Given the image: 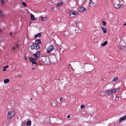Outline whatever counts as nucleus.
Instances as JSON below:
<instances>
[{
  "instance_id": "36",
  "label": "nucleus",
  "mask_w": 126,
  "mask_h": 126,
  "mask_svg": "<svg viewBox=\"0 0 126 126\" xmlns=\"http://www.w3.org/2000/svg\"><path fill=\"white\" fill-rule=\"evenodd\" d=\"M62 97H61V98H60V101L62 100Z\"/></svg>"
},
{
  "instance_id": "43",
  "label": "nucleus",
  "mask_w": 126,
  "mask_h": 126,
  "mask_svg": "<svg viewBox=\"0 0 126 126\" xmlns=\"http://www.w3.org/2000/svg\"><path fill=\"white\" fill-rule=\"evenodd\" d=\"M19 77H21V76L20 75H19Z\"/></svg>"
},
{
  "instance_id": "6",
  "label": "nucleus",
  "mask_w": 126,
  "mask_h": 126,
  "mask_svg": "<svg viewBox=\"0 0 126 126\" xmlns=\"http://www.w3.org/2000/svg\"><path fill=\"white\" fill-rule=\"evenodd\" d=\"M54 47L53 45H51L49 46L47 49V53H49L54 49Z\"/></svg>"
},
{
  "instance_id": "32",
  "label": "nucleus",
  "mask_w": 126,
  "mask_h": 126,
  "mask_svg": "<svg viewBox=\"0 0 126 126\" xmlns=\"http://www.w3.org/2000/svg\"><path fill=\"white\" fill-rule=\"evenodd\" d=\"M123 4H122V5H121V6H120L122 7H123Z\"/></svg>"
},
{
  "instance_id": "8",
  "label": "nucleus",
  "mask_w": 126,
  "mask_h": 126,
  "mask_svg": "<svg viewBox=\"0 0 126 126\" xmlns=\"http://www.w3.org/2000/svg\"><path fill=\"white\" fill-rule=\"evenodd\" d=\"M78 13L75 10H72L70 12V16H71V15H76Z\"/></svg>"
},
{
  "instance_id": "34",
  "label": "nucleus",
  "mask_w": 126,
  "mask_h": 126,
  "mask_svg": "<svg viewBox=\"0 0 126 126\" xmlns=\"http://www.w3.org/2000/svg\"><path fill=\"white\" fill-rule=\"evenodd\" d=\"M16 47H13V50H14L15 49H16Z\"/></svg>"
},
{
  "instance_id": "38",
  "label": "nucleus",
  "mask_w": 126,
  "mask_h": 126,
  "mask_svg": "<svg viewBox=\"0 0 126 126\" xmlns=\"http://www.w3.org/2000/svg\"><path fill=\"white\" fill-rule=\"evenodd\" d=\"M12 33L11 32H10V35H12Z\"/></svg>"
},
{
  "instance_id": "33",
  "label": "nucleus",
  "mask_w": 126,
  "mask_h": 126,
  "mask_svg": "<svg viewBox=\"0 0 126 126\" xmlns=\"http://www.w3.org/2000/svg\"><path fill=\"white\" fill-rule=\"evenodd\" d=\"M70 117V115H68L67 117V118H69Z\"/></svg>"
},
{
  "instance_id": "37",
  "label": "nucleus",
  "mask_w": 126,
  "mask_h": 126,
  "mask_svg": "<svg viewBox=\"0 0 126 126\" xmlns=\"http://www.w3.org/2000/svg\"><path fill=\"white\" fill-rule=\"evenodd\" d=\"M77 22H75V25H77Z\"/></svg>"
},
{
  "instance_id": "21",
  "label": "nucleus",
  "mask_w": 126,
  "mask_h": 126,
  "mask_svg": "<svg viewBox=\"0 0 126 126\" xmlns=\"http://www.w3.org/2000/svg\"><path fill=\"white\" fill-rule=\"evenodd\" d=\"M63 2H60L59 3H58L57 5V7L60 6L62 5H63Z\"/></svg>"
},
{
  "instance_id": "44",
  "label": "nucleus",
  "mask_w": 126,
  "mask_h": 126,
  "mask_svg": "<svg viewBox=\"0 0 126 126\" xmlns=\"http://www.w3.org/2000/svg\"><path fill=\"white\" fill-rule=\"evenodd\" d=\"M115 90H116L117 91V90L118 89H115Z\"/></svg>"
},
{
  "instance_id": "48",
  "label": "nucleus",
  "mask_w": 126,
  "mask_h": 126,
  "mask_svg": "<svg viewBox=\"0 0 126 126\" xmlns=\"http://www.w3.org/2000/svg\"><path fill=\"white\" fill-rule=\"evenodd\" d=\"M84 67H85V66H84Z\"/></svg>"
},
{
  "instance_id": "17",
  "label": "nucleus",
  "mask_w": 126,
  "mask_h": 126,
  "mask_svg": "<svg viewBox=\"0 0 126 126\" xmlns=\"http://www.w3.org/2000/svg\"><path fill=\"white\" fill-rule=\"evenodd\" d=\"M41 36V34L40 33H39L36 34V35H35L34 36V38H36L38 37H40Z\"/></svg>"
},
{
  "instance_id": "16",
  "label": "nucleus",
  "mask_w": 126,
  "mask_h": 126,
  "mask_svg": "<svg viewBox=\"0 0 126 126\" xmlns=\"http://www.w3.org/2000/svg\"><path fill=\"white\" fill-rule=\"evenodd\" d=\"M31 121L29 120L28 121L27 123L26 124L27 125L30 126L31 125Z\"/></svg>"
},
{
  "instance_id": "11",
  "label": "nucleus",
  "mask_w": 126,
  "mask_h": 126,
  "mask_svg": "<svg viewBox=\"0 0 126 126\" xmlns=\"http://www.w3.org/2000/svg\"><path fill=\"white\" fill-rule=\"evenodd\" d=\"M126 119V115H125L121 117L119 120V122L120 123L123 120H124Z\"/></svg>"
},
{
  "instance_id": "29",
  "label": "nucleus",
  "mask_w": 126,
  "mask_h": 126,
  "mask_svg": "<svg viewBox=\"0 0 126 126\" xmlns=\"http://www.w3.org/2000/svg\"><path fill=\"white\" fill-rule=\"evenodd\" d=\"M102 22L103 23V25L104 26L106 24V22L104 21H102Z\"/></svg>"
},
{
  "instance_id": "12",
  "label": "nucleus",
  "mask_w": 126,
  "mask_h": 126,
  "mask_svg": "<svg viewBox=\"0 0 126 126\" xmlns=\"http://www.w3.org/2000/svg\"><path fill=\"white\" fill-rule=\"evenodd\" d=\"M101 28L102 29L103 32L104 33H105L107 32V28L104 27H101Z\"/></svg>"
},
{
  "instance_id": "10",
  "label": "nucleus",
  "mask_w": 126,
  "mask_h": 126,
  "mask_svg": "<svg viewBox=\"0 0 126 126\" xmlns=\"http://www.w3.org/2000/svg\"><path fill=\"white\" fill-rule=\"evenodd\" d=\"M56 101L54 99H52L51 101V105L53 106H55L56 104Z\"/></svg>"
},
{
  "instance_id": "23",
  "label": "nucleus",
  "mask_w": 126,
  "mask_h": 126,
  "mask_svg": "<svg viewBox=\"0 0 126 126\" xmlns=\"http://www.w3.org/2000/svg\"><path fill=\"white\" fill-rule=\"evenodd\" d=\"M118 79V77H115L113 79V81H116Z\"/></svg>"
},
{
  "instance_id": "40",
  "label": "nucleus",
  "mask_w": 126,
  "mask_h": 126,
  "mask_svg": "<svg viewBox=\"0 0 126 126\" xmlns=\"http://www.w3.org/2000/svg\"><path fill=\"white\" fill-rule=\"evenodd\" d=\"M17 48H18V47H19V46H18H18H17Z\"/></svg>"
},
{
  "instance_id": "13",
  "label": "nucleus",
  "mask_w": 126,
  "mask_h": 126,
  "mask_svg": "<svg viewBox=\"0 0 126 126\" xmlns=\"http://www.w3.org/2000/svg\"><path fill=\"white\" fill-rule=\"evenodd\" d=\"M1 1L2 6H5V2L3 0H0Z\"/></svg>"
},
{
  "instance_id": "25",
  "label": "nucleus",
  "mask_w": 126,
  "mask_h": 126,
  "mask_svg": "<svg viewBox=\"0 0 126 126\" xmlns=\"http://www.w3.org/2000/svg\"><path fill=\"white\" fill-rule=\"evenodd\" d=\"M106 93H107L108 95H109L111 94H112L111 91H109L108 92H106Z\"/></svg>"
},
{
  "instance_id": "2",
  "label": "nucleus",
  "mask_w": 126,
  "mask_h": 126,
  "mask_svg": "<svg viewBox=\"0 0 126 126\" xmlns=\"http://www.w3.org/2000/svg\"><path fill=\"white\" fill-rule=\"evenodd\" d=\"M15 114V113L14 110L10 111L8 112L7 118L9 119L13 117Z\"/></svg>"
},
{
  "instance_id": "7",
  "label": "nucleus",
  "mask_w": 126,
  "mask_h": 126,
  "mask_svg": "<svg viewBox=\"0 0 126 126\" xmlns=\"http://www.w3.org/2000/svg\"><path fill=\"white\" fill-rule=\"evenodd\" d=\"M78 11L80 12H82L85 10V8L81 6L78 9Z\"/></svg>"
},
{
  "instance_id": "46",
  "label": "nucleus",
  "mask_w": 126,
  "mask_h": 126,
  "mask_svg": "<svg viewBox=\"0 0 126 126\" xmlns=\"http://www.w3.org/2000/svg\"><path fill=\"white\" fill-rule=\"evenodd\" d=\"M82 71H84V70H82Z\"/></svg>"
},
{
  "instance_id": "28",
  "label": "nucleus",
  "mask_w": 126,
  "mask_h": 126,
  "mask_svg": "<svg viewBox=\"0 0 126 126\" xmlns=\"http://www.w3.org/2000/svg\"><path fill=\"white\" fill-rule=\"evenodd\" d=\"M119 98V96H118L117 95L116 96V97L115 98V99L116 100H118V98Z\"/></svg>"
},
{
  "instance_id": "35",
  "label": "nucleus",
  "mask_w": 126,
  "mask_h": 126,
  "mask_svg": "<svg viewBox=\"0 0 126 126\" xmlns=\"http://www.w3.org/2000/svg\"><path fill=\"white\" fill-rule=\"evenodd\" d=\"M5 68H3V71H6V69H5Z\"/></svg>"
},
{
  "instance_id": "27",
  "label": "nucleus",
  "mask_w": 126,
  "mask_h": 126,
  "mask_svg": "<svg viewBox=\"0 0 126 126\" xmlns=\"http://www.w3.org/2000/svg\"><path fill=\"white\" fill-rule=\"evenodd\" d=\"M121 49L122 50H124L125 49V47L124 46H122L121 47Z\"/></svg>"
},
{
  "instance_id": "47",
  "label": "nucleus",
  "mask_w": 126,
  "mask_h": 126,
  "mask_svg": "<svg viewBox=\"0 0 126 126\" xmlns=\"http://www.w3.org/2000/svg\"><path fill=\"white\" fill-rule=\"evenodd\" d=\"M89 66H88V65L87 66V67H89Z\"/></svg>"
},
{
  "instance_id": "9",
  "label": "nucleus",
  "mask_w": 126,
  "mask_h": 126,
  "mask_svg": "<svg viewBox=\"0 0 126 126\" xmlns=\"http://www.w3.org/2000/svg\"><path fill=\"white\" fill-rule=\"evenodd\" d=\"M30 60L33 64H35L36 65L37 64V63L35 62V60L34 58L32 57H31L30 58Z\"/></svg>"
},
{
  "instance_id": "20",
  "label": "nucleus",
  "mask_w": 126,
  "mask_h": 126,
  "mask_svg": "<svg viewBox=\"0 0 126 126\" xmlns=\"http://www.w3.org/2000/svg\"><path fill=\"white\" fill-rule=\"evenodd\" d=\"M119 91V90H117V91L115 90V89H113L111 91V93H112L115 92H118Z\"/></svg>"
},
{
  "instance_id": "4",
  "label": "nucleus",
  "mask_w": 126,
  "mask_h": 126,
  "mask_svg": "<svg viewBox=\"0 0 126 126\" xmlns=\"http://www.w3.org/2000/svg\"><path fill=\"white\" fill-rule=\"evenodd\" d=\"M119 3L118 0H116L115 1H113V4L114 6L117 8H118L120 7V6L119 4Z\"/></svg>"
},
{
  "instance_id": "22",
  "label": "nucleus",
  "mask_w": 126,
  "mask_h": 126,
  "mask_svg": "<svg viewBox=\"0 0 126 126\" xmlns=\"http://www.w3.org/2000/svg\"><path fill=\"white\" fill-rule=\"evenodd\" d=\"M42 20L43 21H44L46 20L47 18L46 17H43L42 16L41 17Z\"/></svg>"
},
{
  "instance_id": "15",
  "label": "nucleus",
  "mask_w": 126,
  "mask_h": 126,
  "mask_svg": "<svg viewBox=\"0 0 126 126\" xmlns=\"http://www.w3.org/2000/svg\"><path fill=\"white\" fill-rule=\"evenodd\" d=\"M31 18L32 20H35V18L33 15L32 14H31Z\"/></svg>"
},
{
  "instance_id": "30",
  "label": "nucleus",
  "mask_w": 126,
  "mask_h": 126,
  "mask_svg": "<svg viewBox=\"0 0 126 126\" xmlns=\"http://www.w3.org/2000/svg\"><path fill=\"white\" fill-rule=\"evenodd\" d=\"M84 106L83 105H81L80 106V108L81 109L84 108Z\"/></svg>"
},
{
  "instance_id": "41",
  "label": "nucleus",
  "mask_w": 126,
  "mask_h": 126,
  "mask_svg": "<svg viewBox=\"0 0 126 126\" xmlns=\"http://www.w3.org/2000/svg\"><path fill=\"white\" fill-rule=\"evenodd\" d=\"M32 69H33V70H34V68H32Z\"/></svg>"
},
{
  "instance_id": "1",
  "label": "nucleus",
  "mask_w": 126,
  "mask_h": 126,
  "mask_svg": "<svg viewBox=\"0 0 126 126\" xmlns=\"http://www.w3.org/2000/svg\"><path fill=\"white\" fill-rule=\"evenodd\" d=\"M40 60L45 64H48L50 63L49 59L48 57L44 56L40 58Z\"/></svg>"
},
{
  "instance_id": "3",
  "label": "nucleus",
  "mask_w": 126,
  "mask_h": 126,
  "mask_svg": "<svg viewBox=\"0 0 126 126\" xmlns=\"http://www.w3.org/2000/svg\"><path fill=\"white\" fill-rule=\"evenodd\" d=\"M40 48V47L39 44L34 43H33V45L31 46V50H32L33 49L38 50Z\"/></svg>"
},
{
  "instance_id": "42",
  "label": "nucleus",
  "mask_w": 126,
  "mask_h": 126,
  "mask_svg": "<svg viewBox=\"0 0 126 126\" xmlns=\"http://www.w3.org/2000/svg\"><path fill=\"white\" fill-rule=\"evenodd\" d=\"M31 100H32V98H31Z\"/></svg>"
},
{
  "instance_id": "26",
  "label": "nucleus",
  "mask_w": 126,
  "mask_h": 126,
  "mask_svg": "<svg viewBox=\"0 0 126 126\" xmlns=\"http://www.w3.org/2000/svg\"><path fill=\"white\" fill-rule=\"evenodd\" d=\"M22 4L24 6H27V5L24 2H23L22 3Z\"/></svg>"
},
{
  "instance_id": "45",
  "label": "nucleus",
  "mask_w": 126,
  "mask_h": 126,
  "mask_svg": "<svg viewBox=\"0 0 126 126\" xmlns=\"http://www.w3.org/2000/svg\"><path fill=\"white\" fill-rule=\"evenodd\" d=\"M82 68V69H83V68L85 69V68Z\"/></svg>"
},
{
  "instance_id": "19",
  "label": "nucleus",
  "mask_w": 126,
  "mask_h": 126,
  "mask_svg": "<svg viewBox=\"0 0 126 126\" xmlns=\"http://www.w3.org/2000/svg\"><path fill=\"white\" fill-rule=\"evenodd\" d=\"M108 43V42L107 41H105L103 43L101 44V45L102 46H104L106 45Z\"/></svg>"
},
{
  "instance_id": "14",
  "label": "nucleus",
  "mask_w": 126,
  "mask_h": 126,
  "mask_svg": "<svg viewBox=\"0 0 126 126\" xmlns=\"http://www.w3.org/2000/svg\"><path fill=\"white\" fill-rule=\"evenodd\" d=\"M35 43L38 44L39 45V44H40L41 43V41L40 40H36L35 41Z\"/></svg>"
},
{
  "instance_id": "39",
  "label": "nucleus",
  "mask_w": 126,
  "mask_h": 126,
  "mask_svg": "<svg viewBox=\"0 0 126 126\" xmlns=\"http://www.w3.org/2000/svg\"><path fill=\"white\" fill-rule=\"evenodd\" d=\"M124 26H125V25H126V23H125V24H124Z\"/></svg>"
},
{
  "instance_id": "31",
  "label": "nucleus",
  "mask_w": 126,
  "mask_h": 126,
  "mask_svg": "<svg viewBox=\"0 0 126 126\" xmlns=\"http://www.w3.org/2000/svg\"><path fill=\"white\" fill-rule=\"evenodd\" d=\"M8 66H5L3 67L4 68H8Z\"/></svg>"
},
{
  "instance_id": "24",
  "label": "nucleus",
  "mask_w": 126,
  "mask_h": 126,
  "mask_svg": "<svg viewBox=\"0 0 126 126\" xmlns=\"http://www.w3.org/2000/svg\"><path fill=\"white\" fill-rule=\"evenodd\" d=\"M4 16L3 13L0 11V16L3 17Z\"/></svg>"
},
{
  "instance_id": "5",
  "label": "nucleus",
  "mask_w": 126,
  "mask_h": 126,
  "mask_svg": "<svg viewBox=\"0 0 126 126\" xmlns=\"http://www.w3.org/2000/svg\"><path fill=\"white\" fill-rule=\"evenodd\" d=\"M40 51H37L35 54H33V56L35 57V60H37L38 59L40 55Z\"/></svg>"
},
{
  "instance_id": "18",
  "label": "nucleus",
  "mask_w": 126,
  "mask_h": 126,
  "mask_svg": "<svg viewBox=\"0 0 126 126\" xmlns=\"http://www.w3.org/2000/svg\"><path fill=\"white\" fill-rule=\"evenodd\" d=\"M9 81L10 80L9 79H5L4 80V82L5 84H6L9 82Z\"/></svg>"
}]
</instances>
